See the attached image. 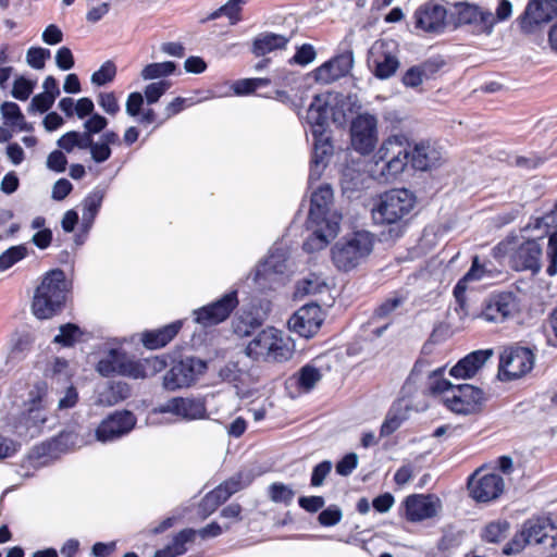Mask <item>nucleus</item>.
I'll return each mask as SVG.
<instances>
[{
    "label": "nucleus",
    "instance_id": "obj_1",
    "mask_svg": "<svg viewBox=\"0 0 557 557\" xmlns=\"http://www.w3.org/2000/svg\"><path fill=\"white\" fill-rule=\"evenodd\" d=\"M416 205L414 195L406 188H395L381 195L372 209V218L377 224L395 225L389 230L391 237H399L404 233V221Z\"/></svg>",
    "mask_w": 557,
    "mask_h": 557
},
{
    "label": "nucleus",
    "instance_id": "obj_2",
    "mask_svg": "<svg viewBox=\"0 0 557 557\" xmlns=\"http://www.w3.org/2000/svg\"><path fill=\"white\" fill-rule=\"evenodd\" d=\"M67 282L60 270L48 271L35 290L32 310L38 319H49L63 306L66 299Z\"/></svg>",
    "mask_w": 557,
    "mask_h": 557
},
{
    "label": "nucleus",
    "instance_id": "obj_3",
    "mask_svg": "<svg viewBox=\"0 0 557 557\" xmlns=\"http://www.w3.org/2000/svg\"><path fill=\"white\" fill-rule=\"evenodd\" d=\"M245 354L253 361L285 362L294 355V345L281 331L267 327L259 331L246 345Z\"/></svg>",
    "mask_w": 557,
    "mask_h": 557
},
{
    "label": "nucleus",
    "instance_id": "obj_4",
    "mask_svg": "<svg viewBox=\"0 0 557 557\" xmlns=\"http://www.w3.org/2000/svg\"><path fill=\"white\" fill-rule=\"evenodd\" d=\"M47 394L48 385L45 381H37L28 391L24 400L25 409L14 423L15 432L23 437L38 436L47 422Z\"/></svg>",
    "mask_w": 557,
    "mask_h": 557
},
{
    "label": "nucleus",
    "instance_id": "obj_5",
    "mask_svg": "<svg viewBox=\"0 0 557 557\" xmlns=\"http://www.w3.org/2000/svg\"><path fill=\"white\" fill-rule=\"evenodd\" d=\"M433 394L442 395L445 406L459 414H472L481 410L485 397L481 388L470 384L454 385L445 379L436 380L430 387Z\"/></svg>",
    "mask_w": 557,
    "mask_h": 557
},
{
    "label": "nucleus",
    "instance_id": "obj_6",
    "mask_svg": "<svg viewBox=\"0 0 557 557\" xmlns=\"http://www.w3.org/2000/svg\"><path fill=\"white\" fill-rule=\"evenodd\" d=\"M373 239L368 232H356L332 247V261L339 271H350L370 255Z\"/></svg>",
    "mask_w": 557,
    "mask_h": 557
},
{
    "label": "nucleus",
    "instance_id": "obj_7",
    "mask_svg": "<svg viewBox=\"0 0 557 557\" xmlns=\"http://www.w3.org/2000/svg\"><path fill=\"white\" fill-rule=\"evenodd\" d=\"M410 153L397 136L388 137L383 141L374 154L375 166H382L375 172L388 182L400 174L409 162Z\"/></svg>",
    "mask_w": 557,
    "mask_h": 557
},
{
    "label": "nucleus",
    "instance_id": "obj_8",
    "mask_svg": "<svg viewBox=\"0 0 557 557\" xmlns=\"http://www.w3.org/2000/svg\"><path fill=\"white\" fill-rule=\"evenodd\" d=\"M398 46L393 39H379L373 42L368 54V65L375 77L387 79L399 67Z\"/></svg>",
    "mask_w": 557,
    "mask_h": 557
},
{
    "label": "nucleus",
    "instance_id": "obj_9",
    "mask_svg": "<svg viewBox=\"0 0 557 557\" xmlns=\"http://www.w3.org/2000/svg\"><path fill=\"white\" fill-rule=\"evenodd\" d=\"M534 367V354L525 347H510L505 349L499 358L498 379L511 381L520 379Z\"/></svg>",
    "mask_w": 557,
    "mask_h": 557
},
{
    "label": "nucleus",
    "instance_id": "obj_10",
    "mask_svg": "<svg viewBox=\"0 0 557 557\" xmlns=\"http://www.w3.org/2000/svg\"><path fill=\"white\" fill-rule=\"evenodd\" d=\"M379 140L377 119L370 113L358 114L350 123V143L355 151L370 154Z\"/></svg>",
    "mask_w": 557,
    "mask_h": 557
},
{
    "label": "nucleus",
    "instance_id": "obj_11",
    "mask_svg": "<svg viewBox=\"0 0 557 557\" xmlns=\"http://www.w3.org/2000/svg\"><path fill=\"white\" fill-rule=\"evenodd\" d=\"M288 249L283 244H275L264 261L256 269L255 281L259 286L272 288L280 283L287 270Z\"/></svg>",
    "mask_w": 557,
    "mask_h": 557
},
{
    "label": "nucleus",
    "instance_id": "obj_12",
    "mask_svg": "<svg viewBox=\"0 0 557 557\" xmlns=\"http://www.w3.org/2000/svg\"><path fill=\"white\" fill-rule=\"evenodd\" d=\"M457 21L459 25H466L476 36H491L494 32L496 18L494 13L483 7L472 3H458Z\"/></svg>",
    "mask_w": 557,
    "mask_h": 557
},
{
    "label": "nucleus",
    "instance_id": "obj_13",
    "mask_svg": "<svg viewBox=\"0 0 557 557\" xmlns=\"http://www.w3.org/2000/svg\"><path fill=\"white\" fill-rule=\"evenodd\" d=\"M557 16V0H530L518 18L522 33L534 34Z\"/></svg>",
    "mask_w": 557,
    "mask_h": 557
},
{
    "label": "nucleus",
    "instance_id": "obj_14",
    "mask_svg": "<svg viewBox=\"0 0 557 557\" xmlns=\"http://www.w3.org/2000/svg\"><path fill=\"white\" fill-rule=\"evenodd\" d=\"M207 369L205 361L197 358H186L172 366L163 376V386L169 391L190 386Z\"/></svg>",
    "mask_w": 557,
    "mask_h": 557
},
{
    "label": "nucleus",
    "instance_id": "obj_15",
    "mask_svg": "<svg viewBox=\"0 0 557 557\" xmlns=\"http://www.w3.org/2000/svg\"><path fill=\"white\" fill-rule=\"evenodd\" d=\"M520 312V300L512 292L492 295L480 314L487 322L503 323Z\"/></svg>",
    "mask_w": 557,
    "mask_h": 557
},
{
    "label": "nucleus",
    "instance_id": "obj_16",
    "mask_svg": "<svg viewBox=\"0 0 557 557\" xmlns=\"http://www.w3.org/2000/svg\"><path fill=\"white\" fill-rule=\"evenodd\" d=\"M470 496L479 503H488L497 499L505 488L502 475L497 473H483L478 469L468 481Z\"/></svg>",
    "mask_w": 557,
    "mask_h": 557
},
{
    "label": "nucleus",
    "instance_id": "obj_17",
    "mask_svg": "<svg viewBox=\"0 0 557 557\" xmlns=\"http://www.w3.org/2000/svg\"><path fill=\"white\" fill-rule=\"evenodd\" d=\"M324 321V312L318 304H307L300 307L288 320L290 331L310 338L320 330Z\"/></svg>",
    "mask_w": 557,
    "mask_h": 557
},
{
    "label": "nucleus",
    "instance_id": "obj_18",
    "mask_svg": "<svg viewBox=\"0 0 557 557\" xmlns=\"http://www.w3.org/2000/svg\"><path fill=\"white\" fill-rule=\"evenodd\" d=\"M238 304L235 290L225 294L219 300L194 310L195 322L207 327L225 321Z\"/></svg>",
    "mask_w": 557,
    "mask_h": 557
},
{
    "label": "nucleus",
    "instance_id": "obj_19",
    "mask_svg": "<svg viewBox=\"0 0 557 557\" xmlns=\"http://www.w3.org/2000/svg\"><path fill=\"white\" fill-rule=\"evenodd\" d=\"M135 424L136 417L133 412L127 410L116 411L99 424L96 430V437L102 443L111 442L129 433Z\"/></svg>",
    "mask_w": 557,
    "mask_h": 557
},
{
    "label": "nucleus",
    "instance_id": "obj_20",
    "mask_svg": "<svg viewBox=\"0 0 557 557\" xmlns=\"http://www.w3.org/2000/svg\"><path fill=\"white\" fill-rule=\"evenodd\" d=\"M447 10L444 5L426 2L413 13V24L417 29L430 34H441L446 27Z\"/></svg>",
    "mask_w": 557,
    "mask_h": 557
},
{
    "label": "nucleus",
    "instance_id": "obj_21",
    "mask_svg": "<svg viewBox=\"0 0 557 557\" xmlns=\"http://www.w3.org/2000/svg\"><path fill=\"white\" fill-rule=\"evenodd\" d=\"M510 250L509 262L516 271L530 270L537 273L541 270L543 251L537 240H525Z\"/></svg>",
    "mask_w": 557,
    "mask_h": 557
},
{
    "label": "nucleus",
    "instance_id": "obj_22",
    "mask_svg": "<svg viewBox=\"0 0 557 557\" xmlns=\"http://www.w3.org/2000/svg\"><path fill=\"white\" fill-rule=\"evenodd\" d=\"M342 215H333L327 222L324 223H310L307 220V228L311 234L302 244V248L307 252H315L322 250L333 239L338 231Z\"/></svg>",
    "mask_w": 557,
    "mask_h": 557
},
{
    "label": "nucleus",
    "instance_id": "obj_23",
    "mask_svg": "<svg viewBox=\"0 0 557 557\" xmlns=\"http://www.w3.org/2000/svg\"><path fill=\"white\" fill-rule=\"evenodd\" d=\"M406 519L410 522H420L433 518L440 511L442 504L434 495L413 494L404 502Z\"/></svg>",
    "mask_w": 557,
    "mask_h": 557
},
{
    "label": "nucleus",
    "instance_id": "obj_24",
    "mask_svg": "<svg viewBox=\"0 0 557 557\" xmlns=\"http://www.w3.org/2000/svg\"><path fill=\"white\" fill-rule=\"evenodd\" d=\"M156 413H173L184 420H197L207 417L206 404L199 398L175 397L153 410Z\"/></svg>",
    "mask_w": 557,
    "mask_h": 557
},
{
    "label": "nucleus",
    "instance_id": "obj_25",
    "mask_svg": "<svg viewBox=\"0 0 557 557\" xmlns=\"http://www.w3.org/2000/svg\"><path fill=\"white\" fill-rule=\"evenodd\" d=\"M521 531L529 544H542L545 550L550 546V539L557 537V525L547 517L528 519Z\"/></svg>",
    "mask_w": 557,
    "mask_h": 557
},
{
    "label": "nucleus",
    "instance_id": "obj_26",
    "mask_svg": "<svg viewBox=\"0 0 557 557\" xmlns=\"http://www.w3.org/2000/svg\"><path fill=\"white\" fill-rule=\"evenodd\" d=\"M333 203V189L329 184L321 185L311 195V206L308 220L310 223L327 222L333 215H341L331 210Z\"/></svg>",
    "mask_w": 557,
    "mask_h": 557
},
{
    "label": "nucleus",
    "instance_id": "obj_27",
    "mask_svg": "<svg viewBox=\"0 0 557 557\" xmlns=\"http://www.w3.org/2000/svg\"><path fill=\"white\" fill-rule=\"evenodd\" d=\"M117 375L127 376L131 379H147L156 375L165 368V362L159 358L144 359L136 361L129 359L125 354L120 366Z\"/></svg>",
    "mask_w": 557,
    "mask_h": 557
},
{
    "label": "nucleus",
    "instance_id": "obj_28",
    "mask_svg": "<svg viewBox=\"0 0 557 557\" xmlns=\"http://www.w3.org/2000/svg\"><path fill=\"white\" fill-rule=\"evenodd\" d=\"M493 354L494 350L492 348L472 351L460 359L450 369L449 373L456 379H471L483 368Z\"/></svg>",
    "mask_w": 557,
    "mask_h": 557
},
{
    "label": "nucleus",
    "instance_id": "obj_29",
    "mask_svg": "<svg viewBox=\"0 0 557 557\" xmlns=\"http://www.w3.org/2000/svg\"><path fill=\"white\" fill-rule=\"evenodd\" d=\"M313 153L310 163L309 171V183L320 180L327 165L330 158L333 154V145L330 138L325 134L320 136H313Z\"/></svg>",
    "mask_w": 557,
    "mask_h": 557
},
{
    "label": "nucleus",
    "instance_id": "obj_30",
    "mask_svg": "<svg viewBox=\"0 0 557 557\" xmlns=\"http://www.w3.org/2000/svg\"><path fill=\"white\" fill-rule=\"evenodd\" d=\"M351 66V55H337L314 70L315 81L322 84H331L345 76L350 71Z\"/></svg>",
    "mask_w": 557,
    "mask_h": 557
},
{
    "label": "nucleus",
    "instance_id": "obj_31",
    "mask_svg": "<svg viewBox=\"0 0 557 557\" xmlns=\"http://www.w3.org/2000/svg\"><path fill=\"white\" fill-rule=\"evenodd\" d=\"M443 154L429 143L417 144L410 153V162L413 169L428 171L441 163Z\"/></svg>",
    "mask_w": 557,
    "mask_h": 557
},
{
    "label": "nucleus",
    "instance_id": "obj_32",
    "mask_svg": "<svg viewBox=\"0 0 557 557\" xmlns=\"http://www.w3.org/2000/svg\"><path fill=\"white\" fill-rule=\"evenodd\" d=\"M327 116V101L322 96L317 95L311 101L306 114V122L310 125L312 136L325 134Z\"/></svg>",
    "mask_w": 557,
    "mask_h": 557
},
{
    "label": "nucleus",
    "instance_id": "obj_33",
    "mask_svg": "<svg viewBox=\"0 0 557 557\" xmlns=\"http://www.w3.org/2000/svg\"><path fill=\"white\" fill-rule=\"evenodd\" d=\"M183 321L177 320L163 327L143 333V344L148 349H159L169 344L182 329Z\"/></svg>",
    "mask_w": 557,
    "mask_h": 557
},
{
    "label": "nucleus",
    "instance_id": "obj_34",
    "mask_svg": "<svg viewBox=\"0 0 557 557\" xmlns=\"http://www.w3.org/2000/svg\"><path fill=\"white\" fill-rule=\"evenodd\" d=\"M252 469L244 468L216 486L219 493L227 500L235 493L248 487L255 480Z\"/></svg>",
    "mask_w": 557,
    "mask_h": 557
},
{
    "label": "nucleus",
    "instance_id": "obj_35",
    "mask_svg": "<svg viewBox=\"0 0 557 557\" xmlns=\"http://www.w3.org/2000/svg\"><path fill=\"white\" fill-rule=\"evenodd\" d=\"M289 39L274 33H261L252 41L251 52L256 57H263L275 50L284 49Z\"/></svg>",
    "mask_w": 557,
    "mask_h": 557
},
{
    "label": "nucleus",
    "instance_id": "obj_36",
    "mask_svg": "<svg viewBox=\"0 0 557 557\" xmlns=\"http://www.w3.org/2000/svg\"><path fill=\"white\" fill-rule=\"evenodd\" d=\"M103 198L104 191L97 188L83 200L82 227L86 233L91 228L95 218L101 208Z\"/></svg>",
    "mask_w": 557,
    "mask_h": 557
},
{
    "label": "nucleus",
    "instance_id": "obj_37",
    "mask_svg": "<svg viewBox=\"0 0 557 557\" xmlns=\"http://www.w3.org/2000/svg\"><path fill=\"white\" fill-rule=\"evenodd\" d=\"M197 535L196 530L185 529L176 534L172 542L162 549H158L154 557H176L186 552V544L193 542Z\"/></svg>",
    "mask_w": 557,
    "mask_h": 557
},
{
    "label": "nucleus",
    "instance_id": "obj_38",
    "mask_svg": "<svg viewBox=\"0 0 557 557\" xmlns=\"http://www.w3.org/2000/svg\"><path fill=\"white\" fill-rule=\"evenodd\" d=\"M218 375L222 382L232 384L239 389L248 383L249 374L240 369L237 362L228 361L220 367Z\"/></svg>",
    "mask_w": 557,
    "mask_h": 557
},
{
    "label": "nucleus",
    "instance_id": "obj_39",
    "mask_svg": "<svg viewBox=\"0 0 557 557\" xmlns=\"http://www.w3.org/2000/svg\"><path fill=\"white\" fill-rule=\"evenodd\" d=\"M294 379L299 389L310 392L321 381L322 372L312 363H308L299 369Z\"/></svg>",
    "mask_w": 557,
    "mask_h": 557
},
{
    "label": "nucleus",
    "instance_id": "obj_40",
    "mask_svg": "<svg viewBox=\"0 0 557 557\" xmlns=\"http://www.w3.org/2000/svg\"><path fill=\"white\" fill-rule=\"evenodd\" d=\"M131 395V388L128 384L124 382H114L109 384L99 394V401L107 406H113Z\"/></svg>",
    "mask_w": 557,
    "mask_h": 557
},
{
    "label": "nucleus",
    "instance_id": "obj_41",
    "mask_svg": "<svg viewBox=\"0 0 557 557\" xmlns=\"http://www.w3.org/2000/svg\"><path fill=\"white\" fill-rule=\"evenodd\" d=\"M90 144L91 139H89L88 134L76 131L65 133L57 141L59 148L67 153L72 152L75 148L86 150Z\"/></svg>",
    "mask_w": 557,
    "mask_h": 557
},
{
    "label": "nucleus",
    "instance_id": "obj_42",
    "mask_svg": "<svg viewBox=\"0 0 557 557\" xmlns=\"http://www.w3.org/2000/svg\"><path fill=\"white\" fill-rule=\"evenodd\" d=\"M176 70V65L172 61L156 62L147 64L140 72L144 81H152L164 78L172 75Z\"/></svg>",
    "mask_w": 557,
    "mask_h": 557
},
{
    "label": "nucleus",
    "instance_id": "obj_43",
    "mask_svg": "<svg viewBox=\"0 0 557 557\" xmlns=\"http://www.w3.org/2000/svg\"><path fill=\"white\" fill-rule=\"evenodd\" d=\"M326 287L324 278L317 274L310 273L297 283L296 295L307 296L322 293Z\"/></svg>",
    "mask_w": 557,
    "mask_h": 557
},
{
    "label": "nucleus",
    "instance_id": "obj_44",
    "mask_svg": "<svg viewBox=\"0 0 557 557\" xmlns=\"http://www.w3.org/2000/svg\"><path fill=\"white\" fill-rule=\"evenodd\" d=\"M124 352L117 349H110L108 355L99 360L97 371L103 376L119 374Z\"/></svg>",
    "mask_w": 557,
    "mask_h": 557
},
{
    "label": "nucleus",
    "instance_id": "obj_45",
    "mask_svg": "<svg viewBox=\"0 0 557 557\" xmlns=\"http://www.w3.org/2000/svg\"><path fill=\"white\" fill-rule=\"evenodd\" d=\"M488 271L485 268V264L479 263V257H474L472 261V265L470 270L466 273V275L460 280L454 288V294L457 299L460 298V295L466 290L465 283L468 281H479L486 276Z\"/></svg>",
    "mask_w": 557,
    "mask_h": 557
},
{
    "label": "nucleus",
    "instance_id": "obj_46",
    "mask_svg": "<svg viewBox=\"0 0 557 557\" xmlns=\"http://www.w3.org/2000/svg\"><path fill=\"white\" fill-rule=\"evenodd\" d=\"M28 256L26 245L12 246L0 255V272L5 271Z\"/></svg>",
    "mask_w": 557,
    "mask_h": 557
},
{
    "label": "nucleus",
    "instance_id": "obj_47",
    "mask_svg": "<svg viewBox=\"0 0 557 557\" xmlns=\"http://www.w3.org/2000/svg\"><path fill=\"white\" fill-rule=\"evenodd\" d=\"M509 530V523L506 520H497L488 523L482 533L484 541L497 543L506 537Z\"/></svg>",
    "mask_w": 557,
    "mask_h": 557
},
{
    "label": "nucleus",
    "instance_id": "obj_48",
    "mask_svg": "<svg viewBox=\"0 0 557 557\" xmlns=\"http://www.w3.org/2000/svg\"><path fill=\"white\" fill-rule=\"evenodd\" d=\"M405 302V298L398 294L385 299L373 313V319H386Z\"/></svg>",
    "mask_w": 557,
    "mask_h": 557
},
{
    "label": "nucleus",
    "instance_id": "obj_49",
    "mask_svg": "<svg viewBox=\"0 0 557 557\" xmlns=\"http://www.w3.org/2000/svg\"><path fill=\"white\" fill-rule=\"evenodd\" d=\"M116 75V66L112 61H106L98 71L91 75V84L104 86L111 83Z\"/></svg>",
    "mask_w": 557,
    "mask_h": 557
},
{
    "label": "nucleus",
    "instance_id": "obj_50",
    "mask_svg": "<svg viewBox=\"0 0 557 557\" xmlns=\"http://www.w3.org/2000/svg\"><path fill=\"white\" fill-rule=\"evenodd\" d=\"M171 83L165 79L151 83L145 87L144 97L148 104H153L170 89Z\"/></svg>",
    "mask_w": 557,
    "mask_h": 557
},
{
    "label": "nucleus",
    "instance_id": "obj_51",
    "mask_svg": "<svg viewBox=\"0 0 557 557\" xmlns=\"http://www.w3.org/2000/svg\"><path fill=\"white\" fill-rule=\"evenodd\" d=\"M269 496L274 503L288 505L292 503L295 493L289 486L283 483H273L269 486Z\"/></svg>",
    "mask_w": 557,
    "mask_h": 557
},
{
    "label": "nucleus",
    "instance_id": "obj_52",
    "mask_svg": "<svg viewBox=\"0 0 557 557\" xmlns=\"http://www.w3.org/2000/svg\"><path fill=\"white\" fill-rule=\"evenodd\" d=\"M51 55L50 50L41 47H32L26 53L27 64L36 70L45 67L46 60Z\"/></svg>",
    "mask_w": 557,
    "mask_h": 557
},
{
    "label": "nucleus",
    "instance_id": "obj_53",
    "mask_svg": "<svg viewBox=\"0 0 557 557\" xmlns=\"http://www.w3.org/2000/svg\"><path fill=\"white\" fill-rule=\"evenodd\" d=\"M35 85V82L20 76L14 81L11 94L15 99L25 101L32 95Z\"/></svg>",
    "mask_w": 557,
    "mask_h": 557
},
{
    "label": "nucleus",
    "instance_id": "obj_54",
    "mask_svg": "<svg viewBox=\"0 0 557 557\" xmlns=\"http://www.w3.org/2000/svg\"><path fill=\"white\" fill-rule=\"evenodd\" d=\"M79 327L75 324H65L60 327V333L54 337V343L63 346H72L81 336Z\"/></svg>",
    "mask_w": 557,
    "mask_h": 557
},
{
    "label": "nucleus",
    "instance_id": "obj_55",
    "mask_svg": "<svg viewBox=\"0 0 557 557\" xmlns=\"http://www.w3.org/2000/svg\"><path fill=\"white\" fill-rule=\"evenodd\" d=\"M225 502L226 499L222 496L221 493H219L218 488L215 487L202 498L200 503V509L207 517L214 512L216 508Z\"/></svg>",
    "mask_w": 557,
    "mask_h": 557
},
{
    "label": "nucleus",
    "instance_id": "obj_56",
    "mask_svg": "<svg viewBox=\"0 0 557 557\" xmlns=\"http://www.w3.org/2000/svg\"><path fill=\"white\" fill-rule=\"evenodd\" d=\"M317 52L312 45L304 44L299 46L293 58L289 59V64H298L306 66L315 59Z\"/></svg>",
    "mask_w": 557,
    "mask_h": 557
},
{
    "label": "nucleus",
    "instance_id": "obj_57",
    "mask_svg": "<svg viewBox=\"0 0 557 557\" xmlns=\"http://www.w3.org/2000/svg\"><path fill=\"white\" fill-rule=\"evenodd\" d=\"M342 509L337 505H330L320 512L318 520L323 527H333L342 520Z\"/></svg>",
    "mask_w": 557,
    "mask_h": 557
},
{
    "label": "nucleus",
    "instance_id": "obj_58",
    "mask_svg": "<svg viewBox=\"0 0 557 557\" xmlns=\"http://www.w3.org/2000/svg\"><path fill=\"white\" fill-rule=\"evenodd\" d=\"M107 125L108 120L104 116L98 113H94L89 116L88 120L85 121V132L83 133L88 134L89 139H91L94 134H99L107 127Z\"/></svg>",
    "mask_w": 557,
    "mask_h": 557
},
{
    "label": "nucleus",
    "instance_id": "obj_59",
    "mask_svg": "<svg viewBox=\"0 0 557 557\" xmlns=\"http://www.w3.org/2000/svg\"><path fill=\"white\" fill-rule=\"evenodd\" d=\"M87 149L90 152L91 159L96 163H102V162L107 161L108 159H110L111 153H112L110 147H108L101 140L94 141L92 138H91V144H90V146L87 147Z\"/></svg>",
    "mask_w": 557,
    "mask_h": 557
},
{
    "label": "nucleus",
    "instance_id": "obj_60",
    "mask_svg": "<svg viewBox=\"0 0 557 557\" xmlns=\"http://www.w3.org/2000/svg\"><path fill=\"white\" fill-rule=\"evenodd\" d=\"M1 114L4 123L9 126H13L16 121H22V111L15 102H3L1 106Z\"/></svg>",
    "mask_w": 557,
    "mask_h": 557
},
{
    "label": "nucleus",
    "instance_id": "obj_61",
    "mask_svg": "<svg viewBox=\"0 0 557 557\" xmlns=\"http://www.w3.org/2000/svg\"><path fill=\"white\" fill-rule=\"evenodd\" d=\"M246 2L247 0H228L221 7V12L228 17L232 25H235L240 21L242 5Z\"/></svg>",
    "mask_w": 557,
    "mask_h": 557
},
{
    "label": "nucleus",
    "instance_id": "obj_62",
    "mask_svg": "<svg viewBox=\"0 0 557 557\" xmlns=\"http://www.w3.org/2000/svg\"><path fill=\"white\" fill-rule=\"evenodd\" d=\"M98 104L110 115H115L120 111V104L113 91L101 92L98 96Z\"/></svg>",
    "mask_w": 557,
    "mask_h": 557
},
{
    "label": "nucleus",
    "instance_id": "obj_63",
    "mask_svg": "<svg viewBox=\"0 0 557 557\" xmlns=\"http://www.w3.org/2000/svg\"><path fill=\"white\" fill-rule=\"evenodd\" d=\"M332 470V462L329 460H324L318 463L311 473L310 484L313 487H319L323 484L325 478L330 474Z\"/></svg>",
    "mask_w": 557,
    "mask_h": 557
},
{
    "label": "nucleus",
    "instance_id": "obj_64",
    "mask_svg": "<svg viewBox=\"0 0 557 557\" xmlns=\"http://www.w3.org/2000/svg\"><path fill=\"white\" fill-rule=\"evenodd\" d=\"M547 257L549 259V264L546 272L548 275L553 276L557 273V232L549 236Z\"/></svg>",
    "mask_w": 557,
    "mask_h": 557
}]
</instances>
